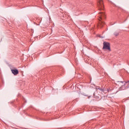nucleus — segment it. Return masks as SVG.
<instances>
[{
    "mask_svg": "<svg viewBox=\"0 0 129 129\" xmlns=\"http://www.w3.org/2000/svg\"><path fill=\"white\" fill-rule=\"evenodd\" d=\"M21 74L22 76H24V72H21Z\"/></svg>",
    "mask_w": 129,
    "mask_h": 129,
    "instance_id": "nucleus-9",
    "label": "nucleus"
},
{
    "mask_svg": "<svg viewBox=\"0 0 129 129\" xmlns=\"http://www.w3.org/2000/svg\"><path fill=\"white\" fill-rule=\"evenodd\" d=\"M102 50H103V51L110 52V51H111V49L110 48V43L108 42L104 41L103 43Z\"/></svg>",
    "mask_w": 129,
    "mask_h": 129,
    "instance_id": "nucleus-2",
    "label": "nucleus"
},
{
    "mask_svg": "<svg viewBox=\"0 0 129 129\" xmlns=\"http://www.w3.org/2000/svg\"><path fill=\"white\" fill-rule=\"evenodd\" d=\"M94 97H95V94H94Z\"/></svg>",
    "mask_w": 129,
    "mask_h": 129,
    "instance_id": "nucleus-11",
    "label": "nucleus"
},
{
    "mask_svg": "<svg viewBox=\"0 0 129 129\" xmlns=\"http://www.w3.org/2000/svg\"><path fill=\"white\" fill-rule=\"evenodd\" d=\"M11 72L14 74V75H18L19 74V70L17 69H14L11 70Z\"/></svg>",
    "mask_w": 129,
    "mask_h": 129,
    "instance_id": "nucleus-4",
    "label": "nucleus"
},
{
    "mask_svg": "<svg viewBox=\"0 0 129 129\" xmlns=\"http://www.w3.org/2000/svg\"><path fill=\"white\" fill-rule=\"evenodd\" d=\"M104 19H105V14L103 12H100L99 13V24L98 26L100 27V28H102L103 26L105 25L104 22L102 21V20Z\"/></svg>",
    "mask_w": 129,
    "mask_h": 129,
    "instance_id": "nucleus-1",
    "label": "nucleus"
},
{
    "mask_svg": "<svg viewBox=\"0 0 129 129\" xmlns=\"http://www.w3.org/2000/svg\"><path fill=\"white\" fill-rule=\"evenodd\" d=\"M68 104H70V103H69Z\"/></svg>",
    "mask_w": 129,
    "mask_h": 129,
    "instance_id": "nucleus-13",
    "label": "nucleus"
},
{
    "mask_svg": "<svg viewBox=\"0 0 129 129\" xmlns=\"http://www.w3.org/2000/svg\"><path fill=\"white\" fill-rule=\"evenodd\" d=\"M96 90H100L101 91H102V89L99 87H96Z\"/></svg>",
    "mask_w": 129,
    "mask_h": 129,
    "instance_id": "nucleus-7",
    "label": "nucleus"
},
{
    "mask_svg": "<svg viewBox=\"0 0 129 129\" xmlns=\"http://www.w3.org/2000/svg\"><path fill=\"white\" fill-rule=\"evenodd\" d=\"M121 82V83H123V82Z\"/></svg>",
    "mask_w": 129,
    "mask_h": 129,
    "instance_id": "nucleus-12",
    "label": "nucleus"
},
{
    "mask_svg": "<svg viewBox=\"0 0 129 129\" xmlns=\"http://www.w3.org/2000/svg\"><path fill=\"white\" fill-rule=\"evenodd\" d=\"M113 35L115 36V37H117L119 35V32L116 31L114 33Z\"/></svg>",
    "mask_w": 129,
    "mask_h": 129,
    "instance_id": "nucleus-6",
    "label": "nucleus"
},
{
    "mask_svg": "<svg viewBox=\"0 0 129 129\" xmlns=\"http://www.w3.org/2000/svg\"><path fill=\"white\" fill-rule=\"evenodd\" d=\"M126 83H129V81H127Z\"/></svg>",
    "mask_w": 129,
    "mask_h": 129,
    "instance_id": "nucleus-10",
    "label": "nucleus"
},
{
    "mask_svg": "<svg viewBox=\"0 0 129 129\" xmlns=\"http://www.w3.org/2000/svg\"><path fill=\"white\" fill-rule=\"evenodd\" d=\"M107 89L109 90V92L111 91V90H113V88L110 87Z\"/></svg>",
    "mask_w": 129,
    "mask_h": 129,
    "instance_id": "nucleus-8",
    "label": "nucleus"
},
{
    "mask_svg": "<svg viewBox=\"0 0 129 129\" xmlns=\"http://www.w3.org/2000/svg\"><path fill=\"white\" fill-rule=\"evenodd\" d=\"M98 7L99 11H103L104 10V5H103V1L102 0H99Z\"/></svg>",
    "mask_w": 129,
    "mask_h": 129,
    "instance_id": "nucleus-3",
    "label": "nucleus"
},
{
    "mask_svg": "<svg viewBox=\"0 0 129 129\" xmlns=\"http://www.w3.org/2000/svg\"><path fill=\"white\" fill-rule=\"evenodd\" d=\"M102 91L104 93H107L108 92H109V90H108V89H102Z\"/></svg>",
    "mask_w": 129,
    "mask_h": 129,
    "instance_id": "nucleus-5",
    "label": "nucleus"
}]
</instances>
